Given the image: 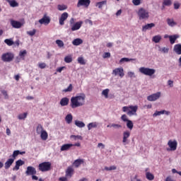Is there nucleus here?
Masks as SVG:
<instances>
[{
  "label": "nucleus",
  "mask_w": 181,
  "mask_h": 181,
  "mask_svg": "<svg viewBox=\"0 0 181 181\" xmlns=\"http://www.w3.org/2000/svg\"><path fill=\"white\" fill-rule=\"evenodd\" d=\"M86 104V95L84 93L78 96H73L71 98V108H78V107H83Z\"/></svg>",
  "instance_id": "1"
},
{
  "label": "nucleus",
  "mask_w": 181,
  "mask_h": 181,
  "mask_svg": "<svg viewBox=\"0 0 181 181\" xmlns=\"http://www.w3.org/2000/svg\"><path fill=\"white\" fill-rule=\"evenodd\" d=\"M123 112H127V115L132 117V115H136V111H138V105H129L122 107Z\"/></svg>",
  "instance_id": "2"
},
{
  "label": "nucleus",
  "mask_w": 181,
  "mask_h": 181,
  "mask_svg": "<svg viewBox=\"0 0 181 181\" xmlns=\"http://www.w3.org/2000/svg\"><path fill=\"white\" fill-rule=\"evenodd\" d=\"M137 15L140 21H144V19H149V11L144 8L139 9Z\"/></svg>",
  "instance_id": "3"
},
{
  "label": "nucleus",
  "mask_w": 181,
  "mask_h": 181,
  "mask_svg": "<svg viewBox=\"0 0 181 181\" xmlns=\"http://www.w3.org/2000/svg\"><path fill=\"white\" fill-rule=\"evenodd\" d=\"M50 169H52V163L50 162H43L38 165L40 172H49Z\"/></svg>",
  "instance_id": "4"
},
{
  "label": "nucleus",
  "mask_w": 181,
  "mask_h": 181,
  "mask_svg": "<svg viewBox=\"0 0 181 181\" xmlns=\"http://www.w3.org/2000/svg\"><path fill=\"white\" fill-rule=\"evenodd\" d=\"M15 58V55L12 52H6L1 55V60L5 63H11Z\"/></svg>",
  "instance_id": "5"
},
{
  "label": "nucleus",
  "mask_w": 181,
  "mask_h": 181,
  "mask_svg": "<svg viewBox=\"0 0 181 181\" xmlns=\"http://www.w3.org/2000/svg\"><path fill=\"white\" fill-rule=\"evenodd\" d=\"M139 71L141 74H144V76H153L155 73H156V70L151 68L141 67L139 68Z\"/></svg>",
  "instance_id": "6"
},
{
  "label": "nucleus",
  "mask_w": 181,
  "mask_h": 181,
  "mask_svg": "<svg viewBox=\"0 0 181 181\" xmlns=\"http://www.w3.org/2000/svg\"><path fill=\"white\" fill-rule=\"evenodd\" d=\"M112 74H113V76H119L120 78H122V77L125 76V74L124 73V68L120 67L113 69Z\"/></svg>",
  "instance_id": "7"
},
{
  "label": "nucleus",
  "mask_w": 181,
  "mask_h": 181,
  "mask_svg": "<svg viewBox=\"0 0 181 181\" xmlns=\"http://www.w3.org/2000/svg\"><path fill=\"white\" fill-rule=\"evenodd\" d=\"M168 146L170 148H168L167 151H176V149H177V141L176 140H169L168 142Z\"/></svg>",
  "instance_id": "8"
},
{
  "label": "nucleus",
  "mask_w": 181,
  "mask_h": 181,
  "mask_svg": "<svg viewBox=\"0 0 181 181\" xmlns=\"http://www.w3.org/2000/svg\"><path fill=\"white\" fill-rule=\"evenodd\" d=\"M90 4H91V1L90 0H78L77 7L80 8V6H85V8H88Z\"/></svg>",
  "instance_id": "9"
},
{
  "label": "nucleus",
  "mask_w": 181,
  "mask_h": 181,
  "mask_svg": "<svg viewBox=\"0 0 181 181\" xmlns=\"http://www.w3.org/2000/svg\"><path fill=\"white\" fill-rule=\"evenodd\" d=\"M159 98H160V92H157L147 97L148 101H156V100H159Z\"/></svg>",
  "instance_id": "10"
},
{
  "label": "nucleus",
  "mask_w": 181,
  "mask_h": 181,
  "mask_svg": "<svg viewBox=\"0 0 181 181\" xmlns=\"http://www.w3.org/2000/svg\"><path fill=\"white\" fill-rule=\"evenodd\" d=\"M36 173H37L36 168L33 166L27 167V170L25 171L26 176H32L33 175H36Z\"/></svg>",
  "instance_id": "11"
},
{
  "label": "nucleus",
  "mask_w": 181,
  "mask_h": 181,
  "mask_svg": "<svg viewBox=\"0 0 181 181\" xmlns=\"http://www.w3.org/2000/svg\"><path fill=\"white\" fill-rule=\"evenodd\" d=\"M39 23L40 25H49L50 23V18L45 14L43 18L39 20Z\"/></svg>",
  "instance_id": "12"
},
{
  "label": "nucleus",
  "mask_w": 181,
  "mask_h": 181,
  "mask_svg": "<svg viewBox=\"0 0 181 181\" xmlns=\"http://www.w3.org/2000/svg\"><path fill=\"white\" fill-rule=\"evenodd\" d=\"M67 18H69V13L67 12L63 13L59 18V25L63 26V25H64V21L67 20Z\"/></svg>",
  "instance_id": "13"
},
{
  "label": "nucleus",
  "mask_w": 181,
  "mask_h": 181,
  "mask_svg": "<svg viewBox=\"0 0 181 181\" xmlns=\"http://www.w3.org/2000/svg\"><path fill=\"white\" fill-rule=\"evenodd\" d=\"M23 165H25V161L22 160L21 159L18 160L17 161H16V165L13 168V170H19V168H21V166H23Z\"/></svg>",
  "instance_id": "14"
},
{
  "label": "nucleus",
  "mask_w": 181,
  "mask_h": 181,
  "mask_svg": "<svg viewBox=\"0 0 181 181\" xmlns=\"http://www.w3.org/2000/svg\"><path fill=\"white\" fill-rule=\"evenodd\" d=\"M131 136V132L129 131H125L123 132V139L122 143L124 145H127V142H128V138Z\"/></svg>",
  "instance_id": "15"
},
{
  "label": "nucleus",
  "mask_w": 181,
  "mask_h": 181,
  "mask_svg": "<svg viewBox=\"0 0 181 181\" xmlns=\"http://www.w3.org/2000/svg\"><path fill=\"white\" fill-rule=\"evenodd\" d=\"M82 25H83V21H78L71 26V30L72 32L78 30V29H80V28H81Z\"/></svg>",
  "instance_id": "16"
},
{
  "label": "nucleus",
  "mask_w": 181,
  "mask_h": 181,
  "mask_svg": "<svg viewBox=\"0 0 181 181\" xmlns=\"http://www.w3.org/2000/svg\"><path fill=\"white\" fill-rule=\"evenodd\" d=\"M11 25L13 26L15 29H20V28H22L23 25L22 23L19 21H16L14 20L11 21Z\"/></svg>",
  "instance_id": "17"
},
{
  "label": "nucleus",
  "mask_w": 181,
  "mask_h": 181,
  "mask_svg": "<svg viewBox=\"0 0 181 181\" xmlns=\"http://www.w3.org/2000/svg\"><path fill=\"white\" fill-rule=\"evenodd\" d=\"M152 28H155V23H148L142 26V31L146 32V30H150V29H152Z\"/></svg>",
  "instance_id": "18"
},
{
  "label": "nucleus",
  "mask_w": 181,
  "mask_h": 181,
  "mask_svg": "<svg viewBox=\"0 0 181 181\" xmlns=\"http://www.w3.org/2000/svg\"><path fill=\"white\" fill-rule=\"evenodd\" d=\"M74 175V168L72 167H68L66 170V177H71Z\"/></svg>",
  "instance_id": "19"
},
{
  "label": "nucleus",
  "mask_w": 181,
  "mask_h": 181,
  "mask_svg": "<svg viewBox=\"0 0 181 181\" xmlns=\"http://www.w3.org/2000/svg\"><path fill=\"white\" fill-rule=\"evenodd\" d=\"M83 163H84V159L78 158L74 160L73 165L75 168H79Z\"/></svg>",
  "instance_id": "20"
},
{
  "label": "nucleus",
  "mask_w": 181,
  "mask_h": 181,
  "mask_svg": "<svg viewBox=\"0 0 181 181\" xmlns=\"http://www.w3.org/2000/svg\"><path fill=\"white\" fill-rule=\"evenodd\" d=\"M15 162V158H9L7 160V161L4 164L5 169H9L11 166H12V164Z\"/></svg>",
  "instance_id": "21"
},
{
  "label": "nucleus",
  "mask_w": 181,
  "mask_h": 181,
  "mask_svg": "<svg viewBox=\"0 0 181 181\" xmlns=\"http://www.w3.org/2000/svg\"><path fill=\"white\" fill-rule=\"evenodd\" d=\"M179 37H180V36L177 34L173 35H170V45H175L176 40H177V39H179Z\"/></svg>",
  "instance_id": "22"
},
{
  "label": "nucleus",
  "mask_w": 181,
  "mask_h": 181,
  "mask_svg": "<svg viewBox=\"0 0 181 181\" xmlns=\"http://www.w3.org/2000/svg\"><path fill=\"white\" fill-rule=\"evenodd\" d=\"M26 153V152L25 151H20L19 150H16L14 151L12 155V158L13 159H16V156H18V155H25Z\"/></svg>",
  "instance_id": "23"
},
{
  "label": "nucleus",
  "mask_w": 181,
  "mask_h": 181,
  "mask_svg": "<svg viewBox=\"0 0 181 181\" xmlns=\"http://www.w3.org/2000/svg\"><path fill=\"white\" fill-rule=\"evenodd\" d=\"M69 100L68 98H63L61 99L59 104L62 107H66V105H69Z\"/></svg>",
  "instance_id": "24"
},
{
  "label": "nucleus",
  "mask_w": 181,
  "mask_h": 181,
  "mask_svg": "<svg viewBox=\"0 0 181 181\" xmlns=\"http://www.w3.org/2000/svg\"><path fill=\"white\" fill-rule=\"evenodd\" d=\"M7 2L11 8H16L17 6H19V3H17L16 0H7Z\"/></svg>",
  "instance_id": "25"
},
{
  "label": "nucleus",
  "mask_w": 181,
  "mask_h": 181,
  "mask_svg": "<svg viewBox=\"0 0 181 181\" xmlns=\"http://www.w3.org/2000/svg\"><path fill=\"white\" fill-rule=\"evenodd\" d=\"M173 50L177 54H181V45L180 44L175 45L174 46Z\"/></svg>",
  "instance_id": "26"
},
{
  "label": "nucleus",
  "mask_w": 181,
  "mask_h": 181,
  "mask_svg": "<svg viewBox=\"0 0 181 181\" xmlns=\"http://www.w3.org/2000/svg\"><path fill=\"white\" fill-rule=\"evenodd\" d=\"M98 127V123L97 122H90L88 124V131H90V129H93V128H97Z\"/></svg>",
  "instance_id": "27"
},
{
  "label": "nucleus",
  "mask_w": 181,
  "mask_h": 181,
  "mask_svg": "<svg viewBox=\"0 0 181 181\" xmlns=\"http://www.w3.org/2000/svg\"><path fill=\"white\" fill-rule=\"evenodd\" d=\"M74 145L71 144H64L61 147V151H69V149H70V148H71V146H73Z\"/></svg>",
  "instance_id": "28"
},
{
  "label": "nucleus",
  "mask_w": 181,
  "mask_h": 181,
  "mask_svg": "<svg viewBox=\"0 0 181 181\" xmlns=\"http://www.w3.org/2000/svg\"><path fill=\"white\" fill-rule=\"evenodd\" d=\"M82 43H83V40L80 38H76L72 42V44L74 45V46H79V45H82Z\"/></svg>",
  "instance_id": "29"
},
{
  "label": "nucleus",
  "mask_w": 181,
  "mask_h": 181,
  "mask_svg": "<svg viewBox=\"0 0 181 181\" xmlns=\"http://www.w3.org/2000/svg\"><path fill=\"white\" fill-rule=\"evenodd\" d=\"M65 121L66 124H71L73 122V115L71 114H69L65 117Z\"/></svg>",
  "instance_id": "30"
},
{
  "label": "nucleus",
  "mask_w": 181,
  "mask_h": 181,
  "mask_svg": "<svg viewBox=\"0 0 181 181\" xmlns=\"http://www.w3.org/2000/svg\"><path fill=\"white\" fill-rule=\"evenodd\" d=\"M40 134L41 139H42V141H46V139H47V136H49V135L47 134V132H46V130H44Z\"/></svg>",
  "instance_id": "31"
},
{
  "label": "nucleus",
  "mask_w": 181,
  "mask_h": 181,
  "mask_svg": "<svg viewBox=\"0 0 181 181\" xmlns=\"http://www.w3.org/2000/svg\"><path fill=\"white\" fill-rule=\"evenodd\" d=\"M162 40V36L158 35L153 37L152 40L154 42V43H159L160 40Z\"/></svg>",
  "instance_id": "32"
},
{
  "label": "nucleus",
  "mask_w": 181,
  "mask_h": 181,
  "mask_svg": "<svg viewBox=\"0 0 181 181\" xmlns=\"http://www.w3.org/2000/svg\"><path fill=\"white\" fill-rule=\"evenodd\" d=\"M75 125H76V127H78V128H84V127H86V124L79 120L75 121Z\"/></svg>",
  "instance_id": "33"
},
{
  "label": "nucleus",
  "mask_w": 181,
  "mask_h": 181,
  "mask_svg": "<svg viewBox=\"0 0 181 181\" xmlns=\"http://www.w3.org/2000/svg\"><path fill=\"white\" fill-rule=\"evenodd\" d=\"M146 177L148 180H153V179H155V175H153V174H152L149 172H146Z\"/></svg>",
  "instance_id": "34"
},
{
  "label": "nucleus",
  "mask_w": 181,
  "mask_h": 181,
  "mask_svg": "<svg viewBox=\"0 0 181 181\" xmlns=\"http://www.w3.org/2000/svg\"><path fill=\"white\" fill-rule=\"evenodd\" d=\"M127 127L130 129V131H132L134 129V122H132V120L127 122Z\"/></svg>",
  "instance_id": "35"
},
{
  "label": "nucleus",
  "mask_w": 181,
  "mask_h": 181,
  "mask_svg": "<svg viewBox=\"0 0 181 181\" xmlns=\"http://www.w3.org/2000/svg\"><path fill=\"white\" fill-rule=\"evenodd\" d=\"M104 5H107V1H100L96 4V6H98L99 9H101Z\"/></svg>",
  "instance_id": "36"
},
{
  "label": "nucleus",
  "mask_w": 181,
  "mask_h": 181,
  "mask_svg": "<svg viewBox=\"0 0 181 181\" xmlns=\"http://www.w3.org/2000/svg\"><path fill=\"white\" fill-rule=\"evenodd\" d=\"M37 134H40L43 132L45 130L43 129V126L42 124H38L36 129Z\"/></svg>",
  "instance_id": "37"
},
{
  "label": "nucleus",
  "mask_w": 181,
  "mask_h": 181,
  "mask_svg": "<svg viewBox=\"0 0 181 181\" xmlns=\"http://www.w3.org/2000/svg\"><path fill=\"white\" fill-rule=\"evenodd\" d=\"M58 11H66L67 9V6L64 4H59L57 6Z\"/></svg>",
  "instance_id": "38"
},
{
  "label": "nucleus",
  "mask_w": 181,
  "mask_h": 181,
  "mask_svg": "<svg viewBox=\"0 0 181 181\" xmlns=\"http://www.w3.org/2000/svg\"><path fill=\"white\" fill-rule=\"evenodd\" d=\"M167 23L169 26H175L176 23L173 21V19L168 18Z\"/></svg>",
  "instance_id": "39"
},
{
  "label": "nucleus",
  "mask_w": 181,
  "mask_h": 181,
  "mask_svg": "<svg viewBox=\"0 0 181 181\" xmlns=\"http://www.w3.org/2000/svg\"><path fill=\"white\" fill-rule=\"evenodd\" d=\"M4 43H6V45H7L8 46H12L13 45L14 42L11 39H6L4 40Z\"/></svg>",
  "instance_id": "40"
},
{
  "label": "nucleus",
  "mask_w": 181,
  "mask_h": 181,
  "mask_svg": "<svg viewBox=\"0 0 181 181\" xmlns=\"http://www.w3.org/2000/svg\"><path fill=\"white\" fill-rule=\"evenodd\" d=\"M27 53H28V52L26 51V49L20 51L19 56H20V57H21V59H25V56H26Z\"/></svg>",
  "instance_id": "41"
},
{
  "label": "nucleus",
  "mask_w": 181,
  "mask_h": 181,
  "mask_svg": "<svg viewBox=\"0 0 181 181\" xmlns=\"http://www.w3.org/2000/svg\"><path fill=\"white\" fill-rule=\"evenodd\" d=\"M64 62H65V63H71L73 62V58L70 55L66 56L64 58Z\"/></svg>",
  "instance_id": "42"
},
{
  "label": "nucleus",
  "mask_w": 181,
  "mask_h": 181,
  "mask_svg": "<svg viewBox=\"0 0 181 181\" xmlns=\"http://www.w3.org/2000/svg\"><path fill=\"white\" fill-rule=\"evenodd\" d=\"M163 114H165V110L156 111L155 113L153 115V117H158V116L162 115Z\"/></svg>",
  "instance_id": "43"
},
{
  "label": "nucleus",
  "mask_w": 181,
  "mask_h": 181,
  "mask_svg": "<svg viewBox=\"0 0 181 181\" xmlns=\"http://www.w3.org/2000/svg\"><path fill=\"white\" fill-rule=\"evenodd\" d=\"M56 43L59 47H63L64 46V42L62 40H57Z\"/></svg>",
  "instance_id": "44"
},
{
  "label": "nucleus",
  "mask_w": 181,
  "mask_h": 181,
  "mask_svg": "<svg viewBox=\"0 0 181 181\" xmlns=\"http://www.w3.org/2000/svg\"><path fill=\"white\" fill-rule=\"evenodd\" d=\"M117 166L111 165L110 167H105V170L110 171V170H116Z\"/></svg>",
  "instance_id": "45"
},
{
  "label": "nucleus",
  "mask_w": 181,
  "mask_h": 181,
  "mask_svg": "<svg viewBox=\"0 0 181 181\" xmlns=\"http://www.w3.org/2000/svg\"><path fill=\"white\" fill-rule=\"evenodd\" d=\"M163 6H170V5H172V1H170V0H165L163 2Z\"/></svg>",
  "instance_id": "46"
},
{
  "label": "nucleus",
  "mask_w": 181,
  "mask_h": 181,
  "mask_svg": "<svg viewBox=\"0 0 181 181\" xmlns=\"http://www.w3.org/2000/svg\"><path fill=\"white\" fill-rule=\"evenodd\" d=\"M64 93H70V92L73 91V85L69 84L68 88L64 89Z\"/></svg>",
  "instance_id": "47"
},
{
  "label": "nucleus",
  "mask_w": 181,
  "mask_h": 181,
  "mask_svg": "<svg viewBox=\"0 0 181 181\" xmlns=\"http://www.w3.org/2000/svg\"><path fill=\"white\" fill-rule=\"evenodd\" d=\"M28 117V113L24 112L23 114H20L18 117V119H25Z\"/></svg>",
  "instance_id": "48"
},
{
  "label": "nucleus",
  "mask_w": 181,
  "mask_h": 181,
  "mask_svg": "<svg viewBox=\"0 0 181 181\" xmlns=\"http://www.w3.org/2000/svg\"><path fill=\"white\" fill-rule=\"evenodd\" d=\"M108 93H110V89H105L103 90L102 94L105 96V98H108Z\"/></svg>",
  "instance_id": "49"
},
{
  "label": "nucleus",
  "mask_w": 181,
  "mask_h": 181,
  "mask_svg": "<svg viewBox=\"0 0 181 181\" xmlns=\"http://www.w3.org/2000/svg\"><path fill=\"white\" fill-rule=\"evenodd\" d=\"M78 63H79V64L84 65L86 64V61L84 60V58L80 57L78 58Z\"/></svg>",
  "instance_id": "50"
},
{
  "label": "nucleus",
  "mask_w": 181,
  "mask_h": 181,
  "mask_svg": "<svg viewBox=\"0 0 181 181\" xmlns=\"http://www.w3.org/2000/svg\"><path fill=\"white\" fill-rule=\"evenodd\" d=\"M121 119L122 121H123V122H127L129 121V119H128V116H127V115H122L121 116Z\"/></svg>",
  "instance_id": "51"
},
{
  "label": "nucleus",
  "mask_w": 181,
  "mask_h": 181,
  "mask_svg": "<svg viewBox=\"0 0 181 181\" xmlns=\"http://www.w3.org/2000/svg\"><path fill=\"white\" fill-rule=\"evenodd\" d=\"M27 35H29V36H35V35H36V30L33 29V30L28 31Z\"/></svg>",
  "instance_id": "52"
},
{
  "label": "nucleus",
  "mask_w": 181,
  "mask_h": 181,
  "mask_svg": "<svg viewBox=\"0 0 181 181\" xmlns=\"http://www.w3.org/2000/svg\"><path fill=\"white\" fill-rule=\"evenodd\" d=\"M38 67L40 69H46V63L45 62H40L38 64Z\"/></svg>",
  "instance_id": "53"
},
{
  "label": "nucleus",
  "mask_w": 181,
  "mask_h": 181,
  "mask_svg": "<svg viewBox=\"0 0 181 181\" xmlns=\"http://www.w3.org/2000/svg\"><path fill=\"white\" fill-rule=\"evenodd\" d=\"M1 93L3 94L6 100H8V98H9V95H8V92L6 90H2Z\"/></svg>",
  "instance_id": "54"
},
{
  "label": "nucleus",
  "mask_w": 181,
  "mask_h": 181,
  "mask_svg": "<svg viewBox=\"0 0 181 181\" xmlns=\"http://www.w3.org/2000/svg\"><path fill=\"white\" fill-rule=\"evenodd\" d=\"M132 4L135 5V6H138V5H141V0H132Z\"/></svg>",
  "instance_id": "55"
},
{
  "label": "nucleus",
  "mask_w": 181,
  "mask_h": 181,
  "mask_svg": "<svg viewBox=\"0 0 181 181\" xmlns=\"http://www.w3.org/2000/svg\"><path fill=\"white\" fill-rule=\"evenodd\" d=\"M131 60H132V59H129V58H122L120 60H119V63H124V62H131Z\"/></svg>",
  "instance_id": "56"
},
{
  "label": "nucleus",
  "mask_w": 181,
  "mask_h": 181,
  "mask_svg": "<svg viewBox=\"0 0 181 181\" xmlns=\"http://www.w3.org/2000/svg\"><path fill=\"white\" fill-rule=\"evenodd\" d=\"M108 57H111V53L110 52H105L103 55L104 59H107Z\"/></svg>",
  "instance_id": "57"
},
{
  "label": "nucleus",
  "mask_w": 181,
  "mask_h": 181,
  "mask_svg": "<svg viewBox=\"0 0 181 181\" xmlns=\"http://www.w3.org/2000/svg\"><path fill=\"white\" fill-rule=\"evenodd\" d=\"M111 127L113 128H122V126L121 124H112Z\"/></svg>",
  "instance_id": "58"
},
{
  "label": "nucleus",
  "mask_w": 181,
  "mask_h": 181,
  "mask_svg": "<svg viewBox=\"0 0 181 181\" xmlns=\"http://www.w3.org/2000/svg\"><path fill=\"white\" fill-rule=\"evenodd\" d=\"M161 52H163V53H168L169 52V48H166V47H163L160 49Z\"/></svg>",
  "instance_id": "59"
},
{
  "label": "nucleus",
  "mask_w": 181,
  "mask_h": 181,
  "mask_svg": "<svg viewBox=\"0 0 181 181\" xmlns=\"http://www.w3.org/2000/svg\"><path fill=\"white\" fill-rule=\"evenodd\" d=\"M179 8H180V4H179V3H175V4H174V8H175V9H179Z\"/></svg>",
  "instance_id": "60"
},
{
  "label": "nucleus",
  "mask_w": 181,
  "mask_h": 181,
  "mask_svg": "<svg viewBox=\"0 0 181 181\" xmlns=\"http://www.w3.org/2000/svg\"><path fill=\"white\" fill-rule=\"evenodd\" d=\"M13 45L18 47L19 45H21V40H17L16 42H14Z\"/></svg>",
  "instance_id": "61"
},
{
  "label": "nucleus",
  "mask_w": 181,
  "mask_h": 181,
  "mask_svg": "<svg viewBox=\"0 0 181 181\" xmlns=\"http://www.w3.org/2000/svg\"><path fill=\"white\" fill-rule=\"evenodd\" d=\"M85 22L86 23H89L90 26H93V21L91 20L86 19Z\"/></svg>",
  "instance_id": "62"
},
{
  "label": "nucleus",
  "mask_w": 181,
  "mask_h": 181,
  "mask_svg": "<svg viewBox=\"0 0 181 181\" xmlns=\"http://www.w3.org/2000/svg\"><path fill=\"white\" fill-rule=\"evenodd\" d=\"M168 84L170 86V87H173V81L169 80L168 81Z\"/></svg>",
  "instance_id": "63"
},
{
  "label": "nucleus",
  "mask_w": 181,
  "mask_h": 181,
  "mask_svg": "<svg viewBox=\"0 0 181 181\" xmlns=\"http://www.w3.org/2000/svg\"><path fill=\"white\" fill-rule=\"evenodd\" d=\"M59 180L60 181H67V178L66 177H59Z\"/></svg>",
  "instance_id": "64"
}]
</instances>
